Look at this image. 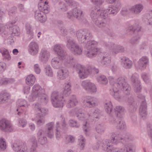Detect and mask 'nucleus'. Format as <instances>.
<instances>
[{
  "label": "nucleus",
  "instance_id": "nucleus-1",
  "mask_svg": "<svg viewBox=\"0 0 152 152\" xmlns=\"http://www.w3.org/2000/svg\"><path fill=\"white\" fill-rule=\"evenodd\" d=\"M54 50L55 52L57 53L58 55L64 61V64L67 66H72L74 68L78 69H79V71L78 72V74L79 77L80 78L84 79L87 77L88 75L90 74L89 69H85L83 66L80 64H76L75 61L73 58L72 59L70 58L69 59H66V57L65 54L61 50V48L60 45H56L54 48Z\"/></svg>",
  "mask_w": 152,
  "mask_h": 152
},
{
  "label": "nucleus",
  "instance_id": "nucleus-2",
  "mask_svg": "<svg viewBox=\"0 0 152 152\" xmlns=\"http://www.w3.org/2000/svg\"><path fill=\"white\" fill-rule=\"evenodd\" d=\"M120 136L119 135H118V136H116L115 134H112L111 136L112 139L110 142L107 140L104 142L102 144L104 150H107V151L108 152H133L130 147H128V148L126 147H124V150L121 149V151H118V149L117 148H112L111 146L112 144L113 143H116L122 140V138L120 137Z\"/></svg>",
  "mask_w": 152,
  "mask_h": 152
},
{
  "label": "nucleus",
  "instance_id": "nucleus-3",
  "mask_svg": "<svg viewBox=\"0 0 152 152\" xmlns=\"http://www.w3.org/2000/svg\"><path fill=\"white\" fill-rule=\"evenodd\" d=\"M44 93V89L39 85H35L33 88L31 95L29 97V101L32 102L37 100L41 102H46L48 99V97Z\"/></svg>",
  "mask_w": 152,
  "mask_h": 152
},
{
  "label": "nucleus",
  "instance_id": "nucleus-4",
  "mask_svg": "<svg viewBox=\"0 0 152 152\" xmlns=\"http://www.w3.org/2000/svg\"><path fill=\"white\" fill-rule=\"evenodd\" d=\"M117 83L113 84V89L110 90V93L115 98L118 100L120 97L119 91L117 89L116 87H119L122 90H125L126 93H129L130 88L129 85L125 82L124 79L122 77L119 78L117 81Z\"/></svg>",
  "mask_w": 152,
  "mask_h": 152
},
{
  "label": "nucleus",
  "instance_id": "nucleus-5",
  "mask_svg": "<svg viewBox=\"0 0 152 152\" xmlns=\"http://www.w3.org/2000/svg\"><path fill=\"white\" fill-rule=\"evenodd\" d=\"M48 2L45 1L44 3L42 2L38 4V8L41 11H37L35 12V17L36 19L41 22H45L46 20V15L44 13H47L49 9L48 7Z\"/></svg>",
  "mask_w": 152,
  "mask_h": 152
},
{
  "label": "nucleus",
  "instance_id": "nucleus-6",
  "mask_svg": "<svg viewBox=\"0 0 152 152\" xmlns=\"http://www.w3.org/2000/svg\"><path fill=\"white\" fill-rule=\"evenodd\" d=\"M96 112H93V113H92V111L91 112H89V113H88L87 115H86V118H84L83 117L84 116V113H79L78 112H77L76 113L77 117H78L80 120L82 121V123L83 124V127L86 132H88L90 129L89 125L87 123L86 120L90 117L91 115V116L92 115L94 117H95L96 118H97V116L99 115L98 110H96Z\"/></svg>",
  "mask_w": 152,
  "mask_h": 152
},
{
  "label": "nucleus",
  "instance_id": "nucleus-7",
  "mask_svg": "<svg viewBox=\"0 0 152 152\" xmlns=\"http://www.w3.org/2000/svg\"><path fill=\"white\" fill-rule=\"evenodd\" d=\"M97 44V42L95 41H89L88 42L86 46L87 49L86 55L88 57L91 58L99 53V50L95 48Z\"/></svg>",
  "mask_w": 152,
  "mask_h": 152
},
{
  "label": "nucleus",
  "instance_id": "nucleus-8",
  "mask_svg": "<svg viewBox=\"0 0 152 152\" xmlns=\"http://www.w3.org/2000/svg\"><path fill=\"white\" fill-rule=\"evenodd\" d=\"M66 97L64 99L62 97L59 96L58 92L56 91L53 92L51 96V100L53 106L55 107H62L66 103L65 99H67Z\"/></svg>",
  "mask_w": 152,
  "mask_h": 152
},
{
  "label": "nucleus",
  "instance_id": "nucleus-9",
  "mask_svg": "<svg viewBox=\"0 0 152 152\" xmlns=\"http://www.w3.org/2000/svg\"><path fill=\"white\" fill-rule=\"evenodd\" d=\"M106 10H98L95 9L94 11H93L91 14V16L92 19L94 18H97L98 17V19L96 20V23L97 25L100 27H102L105 26V23H99V21L100 20L101 18L104 19L105 15H104V13ZM106 13H105L104 15H107Z\"/></svg>",
  "mask_w": 152,
  "mask_h": 152
},
{
  "label": "nucleus",
  "instance_id": "nucleus-10",
  "mask_svg": "<svg viewBox=\"0 0 152 152\" xmlns=\"http://www.w3.org/2000/svg\"><path fill=\"white\" fill-rule=\"evenodd\" d=\"M0 129L5 132H11L12 130V126L10 122L5 119L0 121Z\"/></svg>",
  "mask_w": 152,
  "mask_h": 152
},
{
  "label": "nucleus",
  "instance_id": "nucleus-11",
  "mask_svg": "<svg viewBox=\"0 0 152 152\" xmlns=\"http://www.w3.org/2000/svg\"><path fill=\"white\" fill-rule=\"evenodd\" d=\"M67 46L75 54H80L82 53L81 49L71 40L68 41Z\"/></svg>",
  "mask_w": 152,
  "mask_h": 152
},
{
  "label": "nucleus",
  "instance_id": "nucleus-12",
  "mask_svg": "<svg viewBox=\"0 0 152 152\" xmlns=\"http://www.w3.org/2000/svg\"><path fill=\"white\" fill-rule=\"evenodd\" d=\"M12 147L14 151L18 152H28V151L26 145L23 143H20L18 142L14 143Z\"/></svg>",
  "mask_w": 152,
  "mask_h": 152
},
{
  "label": "nucleus",
  "instance_id": "nucleus-13",
  "mask_svg": "<svg viewBox=\"0 0 152 152\" xmlns=\"http://www.w3.org/2000/svg\"><path fill=\"white\" fill-rule=\"evenodd\" d=\"M82 86L83 88L87 91L93 92L96 91V88L95 85L88 80H84L82 83Z\"/></svg>",
  "mask_w": 152,
  "mask_h": 152
},
{
  "label": "nucleus",
  "instance_id": "nucleus-14",
  "mask_svg": "<svg viewBox=\"0 0 152 152\" xmlns=\"http://www.w3.org/2000/svg\"><path fill=\"white\" fill-rule=\"evenodd\" d=\"M83 102L86 106L90 107L96 106L98 104L96 99L89 96L84 98Z\"/></svg>",
  "mask_w": 152,
  "mask_h": 152
},
{
  "label": "nucleus",
  "instance_id": "nucleus-15",
  "mask_svg": "<svg viewBox=\"0 0 152 152\" xmlns=\"http://www.w3.org/2000/svg\"><path fill=\"white\" fill-rule=\"evenodd\" d=\"M29 53L33 55L37 54L39 51V46L35 42H32L29 45L28 49Z\"/></svg>",
  "mask_w": 152,
  "mask_h": 152
},
{
  "label": "nucleus",
  "instance_id": "nucleus-16",
  "mask_svg": "<svg viewBox=\"0 0 152 152\" xmlns=\"http://www.w3.org/2000/svg\"><path fill=\"white\" fill-rule=\"evenodd\" d=\"M34 110L36 111V114L38 116L37 118H40L45 115L47 110L44 108H40V105L38 103L36 104L34 106Z\"/></svg>",
  "mask_w": 152,
  "mask_h": 152
},
{
  "label": "nucleus",
  "instance_id": "nucleus-17",
  "mask_svg": "<svg viewBox=\"0 0 152 152\" xmlns=\"http://www.w3.org/2000/svg\"><path fill=\"white\" fill-rule=\"evenodd\" d=\"M10 98V94L7 92L2 91L0 93V103L2 104L8 101Z\"/></svg>",
  "mask_w": 152,
  "mask_h": 152
},
{
  "label": "nucleus",
  "instance_id": "nucleus-18",
  "mask_svg": "<svg viewBox=\"0 0 152 152\" xmlns=\"http://www.w3.org/2000/svg\"><path fill=\"white\" fill-rule=\"evenodd\" d=\"M148 63V59L146 57H143L138 62L139 68L141 69L145 68Z\"/></svg>",
  "mask_w": 152,
  "mask_h": 152
},
{
  "label": "nucleus",
  "instance_id": "nucleus-19",
  "mask_svg": "<svg viewBox=\"0 0 152 152\" xmlns=\"http://www.w3.org/2000/svg\"><path fill=\"white\" fill-rule=\"evenodd\" d=\"M68 75V72L66 69H61L57 72V77L59 79L62 80L65 78Z\"/></svg>",
  "mask_w": 152,
  "mask_h": 152
},
{
  "label": "nucleus",
  "instance_id": "nucleus-20",
  "mask_svg": "<svg viewBox=\"0 0 152 152\" xmlns=\"http://www.w3.org/2000/svg\"><path fill=\"white\" fill-rule=\"evenodd\" d=\"M49 54L45 50H42L40 53L39 59L42 61H47L49 57Z\"/></svg>",
  "mask_w": 152,
  "mask_h": 152
},
{
  "label": "nucleus",
  "instance_id": "nucleus-21",
  "mask_svg": "<svg viewBox=\"0 0 152 152\" xmlns=\"http://www.w3.org/2000/svg\"><path fill=\"white\" fill-rule=\"evenodd\" d=\"M62 61L57 58H54L51 61L52 66L56 69H58L61 66Z\"/></svg>",
  "mask_w": 152,
  "mask_h": 152
},
{
  "label": "nucleus",
  "instance_id": "nucleus-22",
  "mask_svg": "<svg viewBox=\"0 0 152 152\" xmlns=\"http://www.w3.org/2000/svg\"><path fill=\"white\" fill-rule=\"evenodd\" d=\"M146 107L145 102L143 101L140 106V113L142 117L145 116L146 115Z\"/></svg>",
  "mask_w": 152,
  "mask_h": 152
},
{
  "label": "nucleus",
  "instance_id": "nucleus-23",
  "mask_svg": "<svg viewBox=\"0 0 152 152\" xmlns=\"http://www.w3.org/2000/svg\"><path fill=\"white\" fill-rule=\"evenodd\" d=\"M73 12L74 13L73 14V16H72L71 15L69 16V14L71 15L72 13H68V17L69 18H73V17H75L76 18H77L79 16L80 17L82 15V12L80 10H78L76 9H75L73 10Z\"/></svg>",
  "mask_w": 152,
  "mask_h": 152
},
{
  "label": "nucleus",
  "instance_id": "nucleus-24",
  "mask_svg": "<svg viewBox=\"0 0 152 152\" xmlns=\"http://www.w3.org/2000/svg\"><path fill=\"white\" fill-rule=\"evenodd\" d=\"M35 80V77L32 75H30L28 76L26 78V83L29 86H32L34 83Z\"/></svg>",
  "mask_w": 152,
  "mask_h": 152
},
{
  "label": "nucleus",
  "instance_id": "nucleus-25",
  "mask_svg": "<svg viewBox=\"0 0 152 152\" xmlns=\"http://www.w3.org/2000/svg\"><path fill=\"white\" fill-rule=\"evenodd\" d=\"M77 102L75 96H73L68 102H67L66 106L68 108L73 107L77 104Z\"/></svg>",
  "mask_w": 152,
  "mask_h": 152
},
{
  "label": "nucleus",
  "instance_id": "nucleus-26",
  "mask_svg": "<svg viewBox=\"0 0 152 152\" xmlns=\"http://www.w3.org/2000/svg\"><path fill=\"white\" fill-rule=\"evenodd\" d=\"M71 86L69 83H67L65 84L64 88L63 94L64 96L66 97L71 93Z\"/></svg>",
  "mask_w": 152,
  "mask_h": 152
},
{
  "label": "nucleus",
  "instance_id": "nucleus-27",
  "mask_svg": "<svg viewBox=\"0 0 152 152\" xmlns=\"http://www.w3.org/2000/svg\"><path fill=\"white\" fill-rule=\"evenodd\" d=\"M143 8V6L141 4H137L132 7L130 10L135 13L140 12Z\"/></svg>",
  "mask_w": 152,
  "mask_h": 152
},
{
  "label": "nucleus",
  "instance_id": "nucleus-28",
  "mask_svg": "<svg viewBox=\"0 0 152 152\" xmlns=\"http://www.w3.org/2000/svg\"><path fill=\"white\" fill-rule=\"evenodd\" d=\"M86 32V31H84L80 30L77 32V37L79 41H81L82 40L86 39L87 37H86L87 35H83Z\"/></svg>",
  "mask_w": 152,
  "mask_h": 152
},
{
  "label": "nucleus",
  "instance_id": "nucleus-29",
  "mask_svg": "<svg viewBox=\"0 0 152 152\" xmlns=\"http://www.w3.org/2000/svg\"><path fill=\"white\" fill-rule=\"evenodd\" d=\"M100 55L102 56V62L104 63L105 64H107L110 62V57L108 56V55L107 53H101Z\"/></svg>",
  "mask_w": 152,
  "mask_h": 152
},
{
  "label": "nucleus",
  "instance_id": "nucleus-30",
  "mask_svg": "<svg viewBox=\"0 0 152 152\" xmlns=\"http://www.w3.org/2000/svg\"><path fill=\"white\" fill-rule=\"evenodd\" d=\"M119 10V7H117L115 6H110L107 10H108L107 12L108 14H114L116 13Z\"/></svg>",
  "mask_w": 152,
  "mask_h": 152
},
{
  "label": "nucleus",
  "instance_id": "nucleus-31",
  "mask_svg": "<svg viewBox=\"0 0 152 152\" xmlns=\"http://www.w3.org/2000/svg\"><path fill=\"white\" fill-rule=\"evenodd\" d=\"M53 124L51 122L47 125L48 126V136L50 138L52 137L53 136V132L52 130V128L53 127Z\"/></svg>",
  "mask_w": 152,
  "mask_h": 152
},
{
  "label": "nucleus",
  "instance_id": "nucleus-32",
  "mask_svg": "<svg viewBox=\"0 0 152 152\" xmlns=\"http://www.w3.org/2000/svg\"><path fill=\"white\" fill-rule=\"evenodd\" d=\"M0 52L2 53L3 56L6 58L8 60H10V59L11 57L9 52L7 49L5 48L2 49L1 50Z\"/></svg>",
  "mask_w": 152,
  "mask_h": 152
},
{
  "label": "nucleus",
  "instance_id": "nucleus-33",
  "mask_svg": "<svg viewBox=\"0 0 152 152\" xmlns=\"http://www.w3.org/2000/svg\"><path fill=\"white\" fill-rule=\"evenodd\" d=\"M97 80L100 83L106 84L107 83V80L105 77L104 75L99 76L97 77Z\"/></svg>",
  "mask_w": 152,
  "mask_h": 152
},
{
  "label": "nucleus",
  "instance_id": "nucleus-34",
  "mask_svg": "<svg viewBox=\"0 0 152 152\" xmlns=\"http://www.w3.org/2000/svg\"><path fill=\"white\" fill-rule=\"evenodd\" d=\"M112 107L111 103L110 102H108L105 104V110L108 113H110L111 112Z\"/></svg>",
  "mask_w": 152,
  "mask_h": 152
},
{
  "label": "nucleus",
  "instance_id": "nucleus-35",
  "mask_svg": "<svg viewBox=\"0 0 152 152\" xmlns=\"http://www.w3.org/2000/svg\"><path fill=\"white\" fill-rule=\"evenodd\" d=\"M132 79H134L135 78V79L134 80V83H137V87H136V89H135V91L136 92H139L141 90V87L139 85L140 82L138 80L137 77H134L133 76L132 77Z\"/></svg>",
  "mask_w": 152,
  "mask_h": 152
},
{
  "label": "nucleus",
  "instance_id": "nucleus-36",
  "mask_svg": "<svg viewBox=\"0 0 152 152\" xmlns=\"http://www.w3.org/2000/svg\"><path fill=\"white\" fill-rule=\"evenodd\" d=\"M132 62L129 59L126 58L125 60L124 63V67L125 68L128 69L130 68L132 65Z\"/></svg>",
  "mask_w": 152,
  "mask_h": 152
},
{
  "label": "nucleus",
  "instance_id": "nucleus-37",
  "mask_svg": "<svg viewBox=\"0 0 152 152\" xmlns=\"http://www.w3.org/2000/svg\"><path fill=\"white\" fill-rule=\"evenodd\" d=\"M6 148V142L3 139H0V149L4 150Z\"/></svg>",
  "mask_w": 152,
  "mask_h": 152
},
{
  "label": "nucleus",
  "instance_id": "nucleus-38",
  "mask_svg": "<svg viewBox=\"0 0 152 152\" xmlns=\"http://www.w3.org/2000/svg\"><path fill=\"white\" fill-rule=\"evenodd\" d=\"M96 130L98 133L101 134L104 132V129L103 127L99 125L96 126Z\"/></svg>",
  "mask_w": 152,
  "mask_h": 152
},
{
  "label": "nucleus",
  "instance_id": "nucleus-39",
  "mask_svg": "<svg viewBox=\"0 0 152 152\" xmlns=\"http://www.w3.org/2000/svg\"><path fill=\"white\" fill-rule=\"evenodd\" d=\"M45 73L46 74L49 76H51L53 75V72L51 68L49 66H48L45 68Z\"/></svg>",
  "mask_w": 152,
  "mask_h": 152
},
{
  "label": "nucleus",
  "instance_id": "nucleus-40",
  "mask_svg": "<svg viewBox=\"0 0 152 152\" xmlns=\"http://www.w3.org/2000/svg\"><path fill=\"white\" fill-rule=\"evenodd\" d=\"M26 122L25 120H19L18 124L19 126L23 127L26 126Z\"/></svg>",
  "mask_w": 152,
  "mask_h": 152
},
{
  "label": "nucleus",
  "instance_id": "nucleus-41",
  "mask_svg": "<svg viewBox=\"0 0 152 152\" xmlns=\"http://www.w3.org/2000/svg\"><path fill=\"white\" fill-rule=\"evenodd\" d=\"M69 124L72 127H78L79 126L76 122L72 120L69 121Z\"/></svg>",
  "mask_w": 152,
  "mask_h": 152
},
{
  "label": "nucleus",
  "instance_id": "nucleus-42",
  "mask_svg": "<svg viewBox=\"0 0 152 152\" xmlns=\"http://www.w3.org/2000/svg\"><path fill=\"white\" fill-rule=\"evenodd\" d=\"M34 69L35 72L37 74H39L40 72V69L38 64L34 65Z\"/></svg>",
  "mask_w": 152,
  "mask_h": 152
},
{
  "label": "nucleus",
  "instance_id": "nucleus-43",
  "mask_svg": "<svg viewBox=\"0 0 152 152\" xmlns=\"http://www.w3.org/2000/svg\"><path fill=\"white\" fill-rule=\"evenodd\" d=\"M74 138L71 135L67 136L66 138L67 142H72L74 140Z\"/></svg>",
  "mask_w": 152,
  "mask_h": 152
},
{
  "label": "nucleus",
  "instance_id": "nucleus-44",
  "mask_svg": "<svg viewBox=\"0 0 152 152\" xmlns=\"http://www.w3.org/2000/svg\"><path fill=\"white\" fill-rule=\"evenodd\" d=\"M42 133V131L40 130L39 132L38 133V134L40 135V136H41V138H42L41 137H42V134L41 133ZM41 144H43L45 143L46 142V138H43V139H41Z\"/></svg>",
  "mask_w": 152,
  "mask_h": 152
},
{
  "label": "nucleus",
  "instance_id": "nucleus-45",
  "mask_svg": "<svg viewBox=\"0 0 152 152\" xmlns=\"http://www.w3.org/2000/svg\"><path fill=\"white\" fill-rule=\"evenodd\" d=\"M91 1L97 6L100 5L103 2L102 0H91Z\"/></svg>",
  "mask_w": 152,
  "mask_h": 152
},
{
  "label": "nucleus",
  "instance_id": "nucleus-46",
  "mask_svg": "<svg viewBox=\"0 0 152 152\" xmlns=\"http://www.w3.org/2000/svg\"><path fill=\"white\" fill-rule=\"evenodd\" d=\"M115 112L119 113H121L123 111V109L121 106H117L115 109Z\"/></svg>",
  "mask_w": 152,
  "mask_h": 152
},
{
  "label": "nucleus",
  "instance_id": "nucleus-47",
  "mask_svg": "<svg viewBox=\"0 0 152 152\" xmlns=\"http://www.w3.org/2000/svg\"><path fill=\"white\" fill-rule=\"evenodd\" d=\"M26 32L27 34H30V35H33V32L31 30V28L30 26L26 27Z\"/></svg>",
  "mask_w": 152,
  "mask_h": 152
},
{
  "label": "nucleus",
  "instance_id": "nucleus-48",
  "mask_svg": "<svg viewBox=\"0 0 152 152\" xmlns=\"http://www.w3.org/2000/svg\"><path fill=\"white\" fill-rule=\"evenodd\" d=\"M147 128L149 136L152 137V126H148Z\"/></svg>",
  "mask_w": 152,
  "mask_h": 152
},
{
  "label": "nucleus",
  "instance_id": "nucleus-49",
  "mask_svg": "<svg viewBox=\"0 0 152 152\" xmlns=\"http://www.w3.org/2000/svg\"><path fill=\"white\" fill-rule=\"evenodd\" d=\"M18 28L16 26H14L13 30V33L16 35L18 34Z\"/></svg>",
  "mask_w": 152,
  "mask_h": 152
},
{
  "label": "nucleus",
  "instance_id": "nucleus-50",
  "mask_svg": "<svg viewBox=\"0 0 152 152\" xmlns=\"http://www.w3.org/2000/svg\"><path fill=\"white\" fill-rule=\"evenodd\" d=\"M20 107H27L28 106L25 100H23L22 102H21L20 104L19 105Z\"/></svg>",
  "mask_w": 152,
  "mask_h": 152
},
{
  "label": "nucleus",
  "instance_id": "nucleus-51",
  "mask_svg": "<svg viewBox=\"0 0 152 152\" xmlns=\"http://www.w3.org/2000/svg\"><path fill=\"white\" fill-rule=\"evenodd\" d=\"M84 142L85 141L84 140V139L83 137H81L80 140V144H81L80 147L82 149L84 147L85 145Z\"/></svg>",
  "mask_w": 152,
  "mask_h": 152
},
{
  "label": "nucleus",
  "instance_id": "nucleus-52",
  "mask_svg": "<svg viewBox=\"0 0 152 152\" xmlns=\"http://www.w3.org/2000/svg\"><path fill=\"white\" fill-rule=\"evenodd\" d=\"M9 83V81L7 79L3 78L1 80V83L2 84H5Z\"/></svg>",
  "mask_w": 152,
  "mask_h": 152
},
{
  "label": "nucleus",
  "instance_id": "nucleus-53",
  "mask_svg": "<svg viewBox=\"0 0 152 152\" xmlns=\"http://www.w3.org/2000/svg\"><path fill=\"white\" fill-rule=\"evenodd\" d=\"M122 49V47H117L115 48H114V50L116 51L115 53H117L121 52L122 51L121 50Z\"/></svg>",
  "mask_w": 152,
  "mask_h": 152
},
{
  "label": "nucleus",
  "instance_id": "nucleus-54",
  "mask_svg": "<svg viewBox=\"0 0 152 152\" xmlns=\"http://www.w3.org/2000/svg\"><path fill=\"white\" fill-rule=\"evenodd\" d=\"M142 77L144 81L147 83V80H148L147 76L145 75H142Z\"/></svg>",
  "mask_w": 152,
  "mask_h": 152
},
{
  "label": "nucleus",
  "instance_id": "nucleus-55",
  "mask_svg": "<svg viewBox=\"0 0 152 152\" xmlns=\"http://www.w3.org/2000/svg\"><path fill=\"white\" fill-rule=\"evenodd\" d=\"M58 123H57L56 124V131H57V132L56 133V138H58V137H59V136H58V134L59 133V132H58ZM60 133L59 132V133Z\"/></svg>",
  "mask_w": 152,
  "mask_h": 152
},
{
  "label": "nucleus",
  "instance_id": "nucleus-56",
  "mask_svg": "<svg viewBox=\"0 0 152 152\" xmlns=\"http://www.w3.org/2000/svg\"><path fill=\"white\" fill-rule=\"evenodd\" d=\"M91 71L94 74L97 73L99 72L98 70L95 68L91 69Z\"/></svg>",
  "mask_w": 152,
  "mask_h": 152
},
{
  "label": "nucleus",
  "instance_id": "nucleus-57",
  "mask_svg": "<svg viewBox=\"0 0 152 152\" xmlns=\"http://www.w3.org/2000/svg\"><path fill=\"white\" fill-rule=\"evenodd\" d=\"M30 88L29 87H27L26 88H26H25L24 89V93H27L30 90Z\"/></svg>",
  "mask_w": 152,
  "mask_h": 152
},
{
  "label": "nucleus",
  "instance_id": "nucleus-58",
  "mask_svg": "<svg viewBox=\"0 0 152 152\" xmlns=\"http://www.w3.org/2000/svg\"><path fill=\"white\" fill-rule=\"evenodd\" d=\"M62 122L61 123V124H62V126L63 128V127H65L66 124H65V121L64 119L63 118H62Z\"/></svg>",
  "mask_w": 152,
  "mask_h": 152
},
{
  "label": "nucleus",
  "instance_id": "nucleus-59",
  "mask_svg": "<svg viewBox=\"0 0 152 152\" xmlns=\"http://www.w3.org/2000/svg\"><path fill=\"white\" fill-rule=\"evenodd\" d=\"M18 51L17 49H15L12 51L13 53L15 55H16L18 53Z\"/></svg>",
  "mask_w": 152,
  "mask_h": 152
},
{
  "label": "nucleus",
  "instance_id": "nucleus-60",
  "mask_svg": "<svg viewBox=\"0 0 152 152\" xmlns=\"http://www.w3.org/2000/svg\"><path fill=\"white\" fill-rule=\"evenodd\" d=\"M44 121L42 120H39L37 121V124H41L43 123L44 122Z\"/></svg>",
  "mask_w": 152,
  "mask_h": 152
},
{
  "label": "nucleus",
  "instance_id": "nucleus-61",
  "mask_svg": "<svg viewBox=\"0 0 152 152\" xmlns=\"http://www.w3.org/2000/svg\"><path fill=\"white\" fill-rule=\"evenodd\" d=\"M29 126L30 129L32 130H34L35 129V127L34 124H31Z\"/></svg>",
  "mask_w": 152,
  "mask_h": 152
},
{
  "label": "nucleus",
  "instance_id": "nucleus-62",
  "mask_svg": "<svg viewBox=\"0 0 152 152\" xmlns=\"http://www.w3.org/2000/svg\"><path fill=\"white\" fill-rule=\"evenodd\" d=\"M106 1L110 3H113L115 2L116 0H106Z\"/></svg>",
  "mask_w": 152,
  "mask_h": 152
},
{
  "label": "nucleus",
  "instance_id": "nucleus-63",
  "mask_svg": "<svg viewBox=\"0 0 152 152\" xmlns=\"http://www.w3.org/2000/svg\"><path fill=\"white\" fill-rule=\"evenodd\" d=\"M126 12H127V11L125 9H124L121 12V14L123 15H124L126 14Z\"/></svg>",
  "mask_w": 152,
  "mask_h": 152
},
{
  "label": "nucleus",
  "instance_id": "nucleus-64",
  "mask_svg": "<svg viewBox=\"0 0 152 152\" xmlns=\"http://www.w3.org/2000/svg\"><path fill=\"white\" fill-rule=\"evenodd\" d=\"M140 30V28L138 27L136 29L134 30V32L136 33L137 31H138Z\"/></svg>",
  "mask_w": 152,
  "mask_h": 152
}]
</instances>
